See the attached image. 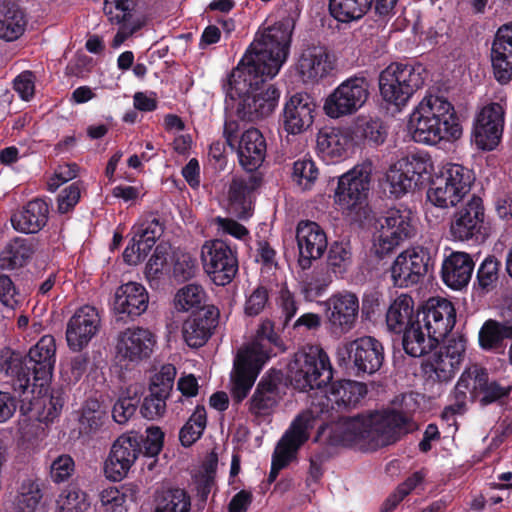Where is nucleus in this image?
<instances>
[{"label": "nucleus", "mask_w": 512, "mask_h": 512, "mask_svg": "<svg viewBox=\"0 0 512 512\" xmlns=\"http://www.w3.org/2000/svg\"><path fill=\"white\" fill-rule=\"evenodd\" d=\"M300 14L301 8L296 1L285 3L279 11V20L256 33L254 41L231 72L227 98L240 120L255 122L269 116L277 107L280 91L268 81L278 74L289 55Z\"/></svg>", "instance_id": "f257e3e1"}, {"label": "nucleus", "mask_w": 512, "mask_h": 512, "mask_svg": "<svg viewBox=\"0 0 512 512\" xmlns=\"http://www.w3.org/2000/svg\"><path fill=\"white\" fill-rule=\"evenodd\" d=\"M329 390L313 400L309 408L311 417L322 423L318 433L329 429L328 440L335 445H351L360 441L384 444L409 422L407 414L394 409L369 411L353 417H344L343 410L355 408L367 394L365 383L342 379L330 382Z\"/></svg>", "instance_id": "f03ea898"}, {"label": "nucleus", "mask_w": 512, "mask_h": 512, "mask_svg": "<svg viewBox=\"0 0 512 512\" xmlns=\"http://www.w3.org/2000/svg\"><path fill=\"white\" fill-rule=\"evenodd\" d=\"M456 323V310L451 301L431 297L416 310L414 324L401 331L402 346L411 357H421L438 347Z\"/></svg>", "instance_id": "7ed1b4c3"}, {"label": "nucleus", "mask_w": 512, "mask_h": 512, "mask_svg": "<svg viewBox=\"0 0 512 512\" xmlns=\"http://www.w3.org/2000/svg\"><path fill=\"white\" fill-rule=\"evenodd\" d=\"M284 350L283 341L274 331L273 323L263 321L255 341L240 350L234 360L231 394L235 402L240 403L248 396L266 361Z\"/></svg>", "instance_id": "20e7f679"}, {"label": "nucleus", "mask_w": 512, "mask_h": 512, "mask_svg": "<svg viewBox=\"0 0 512 512\" xmlns=\"http://www.w3.org/2000/svg\"><path fill=\"white\" fill-rule=\"evenodd\" d=\"M412 138L417 143L438 144L441 140L458 139L462 127L454 106L446 99L429 95L410 115Z\"/></svg>", "instance_id": "39448f33"}, {"label": "nucleus", "mask_w": 512, "mask_h": 512, "mask_svg": "<svg viewBox=\"0 0 512 512\" xmlns=\"http://www.w3.org/2000/svg\"><path fill=\"white\" fill-rule=\"evenodd\" d=\"M291 385L300 391L322 390L333 379L329 356L319 345H308L297 351L287 366Z\"/></svg>", "instance_id": "423d86ee"}, {"label": "nucleus", "mask_w": 512, "mask_h": 512, "mask_svg": "<svg viewBox=\"0 0 512 512\" xmlns=\"http://www.w3.org/2000/svg\"><path fill=\"white\" fill-rule=\"evenodd\" d=\"M425 68L422 64L392 62L379 75L382 99L397 109L406 106L414 93L424 84Z\"/></svg>", "instance_id": "0eeeda50"}, {"label": "nucleus", "mask_w": 512, "mask_h": 512, "mask_svg": "<svg viewBox=\"0 0 512 512\" xmlns=\"http://www.w3.org/2000/svg\"><path fill=\"white\" fill-rule=\"evenodd\" d=\"M474 181L472 170L461 164L447 163L431 179L427 199L439 208L456 206L469 193Z\"/></svg>", "instance_id": "6e6552de"}, {"label": "nucleus", "mask_w": 512, "mask_h": 512, "mask_svg": "<svg viewBox=\"0 0 512 512\" xmlns=\"http://www.w3.org/2000/svg\"><path fill=\"white\" fill-rule=\"evenodd\" d=\"M337 359L339 365L350 374L364 378L381 369L385 361L384 346L375 337H359L340 346L337 350Z\"/></svg>", "instance_id": "1a4fd4ad"}, {"label": "nucleus", "mask_w": 512, "mask_h": 512, "mask_svg": "<svg viewBox=\"0 0 512 512\" xmlns=\"http://www.w3.org/2000/svg\"><path fill=\"white\" fill-rule=\"evenodd\" d=\"M372 163L354 166L338 178L334 202L343 212H358L366 204L371 187Z\"/></svg>", "instance_id": "9d476101"}, {"label": "nucleus", "mask_w": 512, "mask_h": 512, "mask_svg": "<svg viewBox=\"0 0 512 512\" xmlns=\"http://www.w3.org/2000/svg\"><path fill=\"white\" fill-rule=\"evenodd\" d=\"M370 83L364 73L353 75L340 83L325 99L324 112L338 119L356 113L370 95Z\"/></svg>", "instance_id": "9b49d317"}, {"label": "nucleus", "mask_w": 512, "mask_h": 512, "mask_svg": "<svg viewBox=\"0 0 512 512\" xmlns=\"http://www.w3.org/2000/svg\"><path fill=\"white\" fill-rule=\"evenodd\" d=\"M203 269L217 286L230 284L239 270L236 247L222 239L205 241L201 248Z\"/></svg>", "instance_id": "f8f14e48"}, {"label": "nucleus", "mask_w": 512, "mask_h": 512, "mask_svg": "<svg viewBox=\"0 0 512 512\" xmlns=\"http://www.w3.org/2000/svg\"><path fill=\"white\" fill-rule=\"evenodd\" d=\"M378 238L374 243L375 254L383 259L403 241L415 233L412 211L408 208H390L378 219Z\"/></svg>", "instance_id": "ddd939ff"}, {"label": "nucleus", "mask_w": 512, "mask_h": 512, "mask_svg": "<svg viewBox=\"0 0 512 512\" xmlns=\"http://www.w3.org/2000/svg\"><path fill=\"white\" fill-rule=\"evenodd\" d=\"M434 266L431 251L417 246L400 253L394 260L390 272L396 287L406 288L418 284Z\"/></svg>", "instance_id": "4468645a"}, {"label": "nucleus", "mask_w": 512, "mask_h": 512, "mask_svg": "<svg viewBox=\"0 0 512 512\" xmlns=\"http://www.w3.org/2000/svg\"><path fill=\"white\" fill-rule=\"evenodd\" d=\"M486 213L483 200L473 194L453 214L450 234L455 240H483L487 230Z\"/></svg>", "instance_id": "2eb2a0df"}, {"label": "nucleus", "mask_w": 512, "mask_h": 512, "mask_svg": "<svg viewBox=\"0 0 512 512\" xmlns=\"http://www.w3.org/2000/svg\"><path fill=\"white\" fill-rule=\"evenodd\" d=\"M505 124V110L499 103L485 105L473 121L472 140L478 149L494 150L501 142Z\"/></svg>", "instance_id": "dca6fc26"}, {"label": "nucleus", "mask_w": 512, "mask_h": 512, "mask_svg": "<svg viewBox=\"0 0 512 512\" xmlns=\"http://www.w3.org/2000/svg\"><path fill=\"white\" fill-rule=\"evenodd\" d=\"M308 426V419L299 415L282 435L272 455L269 482H274L279 472L296 458L298 450L309 438Z\"/></svg>", "instance_id": "f3484780"}, {"label": "nucleus", "mask_w": 512, "mask_h": 512, "mask_svg": "<svg viewBox=\"0 0 512 512\" xmlns=\"http://www.w3.org/2000/svg\"><path fill=\"white\" fill-rule=\"evenodd\" d=\"M141 452V438L137 433L121 435L112 444L105 460V476L114 482L121 481L128 475Z\"/></svg>", "instance_id": "a211bd4d"}, {"label": "nucleus", "mask_w": 512, "mask_h": 512, "mask_svg": "<svg viewBox=\"0 0 512 512\" xmlns=\"http://www.w3.org/2000/svg\"><path fill=\"white\" fill-rule=\"evenodd\" d=\"M295 237L298 248V266L303 271L308 270L312 267L313 262L320 259L327 250V235L317 222L300 220L296 226Z\"/></svg>", "instance_id": "6ab92c4d"}, {"label": "nucleus", "mask_w": 512, "mask_h": 512, "mask_svg": "<svg viewBox=\"0 0 512 512\" xmlns=\"http://www.w3.org/2000/svg\"><path fill=\"white\" fill-rule=\"evenodd\" d=\"M326 318L333 334L349 332L355 325L359 312V299L356 294L343 291L332 294L326 301Z\"/></svg>", "instance_id": "aec40b11"}, {"label": "nucleus", "mask_w": 512, "mask_h": 512, "mask_svg": "<svg viewBox=\"0 0 512 512\" xmlns=\"http://www.w3.org/2000/svg\"><path fill=\"white\" fill-rule=\"evenodd\" d=\"M25 356L33 386L43 388L52 379L56 362V343L52 335H44L29 349Z\"/></svg>", "instance_id": "412c9836"}, {"label": "nucleus", "mask_w": 512, "mask_h": 512, "mask_svg": "<svg viewBox=\"0 0 512 512\" xmlns=\"http://www.w3.org/2000/svg\"><path fill=\"white\" fill-rule=\"evenodd\" d=\"M101 319L98 310L90 305L78 308L69 319L66 340L73 351H81L98 333Z\"/></svg>", "instance_id": "4be33fe9"}, {"label": "nucleus", "mask_w": 512, "mask_h": 512, "mask_svg": "<svg viewBox=\"0 0 512 512\" xmlns=\"http://www.w3.org/2000/svg\"><path fill=\"white\" fill-rule=\"evenodd\" d=\"M264 174L262 172H246L233 177L228 191L232 210L240 219L251 216L252 206L257 190L262 186Z\"/></svg>", "instance_id": "5701e85b"}, {"label": "nucleus", "mask_w": 512, "mask_h": 512, "mask_svg": "<svg viewBox=\"0 0 512 512\" xmlns=\"http://www.w3.org/2000/svg\"><path fill=\"white\" fill-rule=\"evenodd\" d=\"M148 304L146 288L142 284L128 282L116 289L113 311L118 321H133L147 310Z\"/></svg>", "instance_id": "b1692460"}, {"label": "nucleus", "mask_w": 512, "mask_h": 512, "mask_svg": "<svg viewBox=\"0 0 512 512\" xmlns=\"http://www.w3.org/2000/svg\"><path fill=\"white\" fill-rule=\"evenodd\" d=\"M316 103L308 93H296L285 103L282 125L288 134L296 135L309 129L315 118Z\"/></svg>", "instance_id": "393cba45"}, {"label": "nucleus", "mask_w": 512, "mask_h": 512, "mask_svg": "<svg viewBox=\"0 0 512 512\" xmlns=\"http://www.w3.org/2000/svg\"><path fill=\"white\" fill-rule=\"evenodd\" d=\"M219 310L213 306H203L195 310L183 323L182 333L186 344L199 348L207 343L218 325Z\"/></svg>", "instance_id": "a878e982"}, {"label": "nucleus", "mask_w": 512, "mask_h": 512, "mask_svg": "<svg viewBox=\"0 0 512 512\" xmlns=\"http://www.w3.org/2000/svg\"><path fill=\"white\" fill-rule=\"evenodd\" d=\"M156 336L148 329L128 328L118 336L117 354L123 360L139 362L151 356Z\"/></svg>", "instance_id": "bb28decb"}, {"label": "nucleus", "mask_w": 512, "mask_h": 512, "mask_svg": "<svg viewBox=\"0 0 512 512\" xmlns=\"http://www.w3.org/2000/svg\"><path fill=\"white\" fill-rule=\"evenodd\" d=\"M29 367L21 352L8 347L0 351V381L10 385L15 392L25 393L33 386Z\"/></svg>", "instance_id": "cd10ccee"}, {"label": "nucleus", "mask_w": 512, "mask_h": 512, "mask_svg": "<svg viewBox=\"0 0 512 512\" xmlns=\"http://www.w3.org/2000/svg\"><path fill=\"white\" fill-rule=\"evenodd\" d=\"M491 63L499 83L507 84L512 80V22L497 29L491 47Z\"/></svg>", "instance_id": "c85d7f7f"}, {"label": "nucleus", "mask_w": 512, "mask_h": 512, "mask_svg": "<svg viewBox=\"0 0 512 512\" xmlns=\"http://www.w3.org/2000/svg\"><path fill=\"white\" fill-rule=\"evenodd\" d=\"M283 380L281 371L271 370L261 378L250 398L249 412L256 417L269 415L279 400V387Z\"/></svg>", "instance_id": "c756f323"}, {"label": "nucleus", "mask_w": 512, "mask_h": 512, "mask_svg": "<svg viewBox=\"0 0 512 512\" xmlns=\"http://www.w3.org/2000/svg\"><path fill=\"white\" fill-rule=\"evenodd\" d=\"M267 151L264 136L257 128L246 130L240 137L237 147L239 164L245 172H261Z\"/></svg>", "instance_id": "7c9ffc66"}, {"label": "nucleus", "mask_w": 512, "mask_h": 512, "mask_svg": "<svg viewBox=\"0 0 512 512\" xmlns=\"http://www.w3.org/2000/svg\"><path fill=\"white\" fill-rule=\"evenodd\" d=\"M137 0H105L104 12L112 24L119 29L112 40V47L117 48L140 29L139 24L131 23L132 11Z\"/></svg>", "instance_id": "2f4dec72"}, {"label": "nucleus", "mask_w": 512, "mask_h": 512, "mask_svg": "<svg viewBox=\"0 0 512 512\" xmlns=\"http://www.w3.org/2000/svg\"><path fill=\"white\" fill-rule=\"evenodd\" d=\"M317 150L328 162H338L348 155L352 137L348 131L339 127H323L317 134Z\"/></svg>", "instance_id": "473e14b6"}, {"label": "nucleus", "mask_w": 512, "mask_h": 512, "mask_svg": "<svg viewBox=\"0 0 512 512\" xmlns=\"http://www.w3.org/2000/svg\"><path fill=\"white\" fill-rule=\"evenodd\" d=\"M49 204L40 198L33 199L11 216L12 227L24 234H35L48 222Z\"/></svg>", "instance_id": "72a5a7b5"}, {"label": "nucleus", "mask_w": 512, "mask_h": 512, "mask_svg": "<svg viewBox=\"0 0 512 512\" xmlns=\"http://www.w3.org/2000/svg\"><path fill=\"white\" fill-rule=\"evenodd\" d=\"M474 270L471 256L465 252H453L442 264L441 276L443 282L454 290L468 285Z\"/></svg>", "instance_id": "f704fd0d"}, {"label": "nucleus", "mask_w": 512, "mask_h": 512, "mask_svg": "<svg viewBox=\"0 0 512 512\" xmlns=\"http://www.w3.org/2000/svg\"><path fill=\"white\" fill-rule=\"evenodd\" d=\"M298 69L302 77L310 81L326 77L332 70L326 49L313 46L304 50L298 61Z\"/></svg>", "instance_id": "c9c22d12"}, {"label": "nucleus", "mask_w": 512, "mask_h": 512, "mask_svg": "<svg viewBox=\"0 0 512 512\" xmlns=\"http://www.w3.org/2000/svg\"><path fill=\"white\" fill-rule=\"evenodd\" d=\"M473 391L476 395L482 394L480 403L483 406H487L496 401L504 398H508L511 393V386L503 387L497 381H490L489 374L486 368L473 365Z\"/></svg>", "instance_id": "e433bc0d"}, {"label": "nucleus", "mask_w": 512, "mask_h": 512, "mask_svg": "<svg viewBox=\"0 0 512 512\" xmlns=\"http://www.w3.org/2000/svg\"><path fill=\"white\" fill-rule=\"evenodd\" d=\"M416 320L414 300L407 294L398 296L386 311V324L389 331L400 334Z\"/></svg>", "instance_id": "4c0bfd02"}, {"label": "nucleus", "mask_w": 512, "mask_h": 512, "mask_svg": "<svg viewBox=\"0 0 512 512\" xmlns=\"http://www.w3.org/2000/svg\"><path fill=\"white\" fill-rule=\"evenodd\" d=\"M24 12L18 3L4 1L0 5V37L6 41L18 39L25 31Z\"/></svg>", "instance_id": "58836bf2"}, {"label": "nucleus", "mask_w": 512, "mask_h": 512, "mask_svg": "<svg viewBox=\"0 0 512 512\" xmlns=\"http://www.w3.org/2000/svg\"><path fill=\"white\" fill-rule=\"evenodd\" d=\"M473 391V374L472 367L467 368L458 379L453 392L451 393V403L447 405L442 411V418L449 420L454 415H462L467 410V392L470 393L473 399L476 398V393Z\"/></svg>", "instance_id": "ea45409f"}, {"label": "nucleus", "mask_w": 512, "mask_h": 512, "mask_svg": "<svg viewBox=\"0 0 512 512\" xmlns=\"http://www.w3.org/2000/svg\"><path fill=\"white\" fill-rule=\"evenodd\" d=\"M459 366L460 364L456 360L444 355L443 351H435L422 363V369L427 379L439 383L450 381Z\"/></svg>", "instance_id": "a19ab883"}, {"label": "nucleus", "mask_w": 512, "mask_h": 512, "mask_svg": "<svg viewBox=\"0 0 512 512\" xmlns=\"http://www.w3.org/2000/svg\"><path fill=\"white\" fill-rule=\"evenodd\" d=\"M374 0H329L330 15L341 23L362 19L372 8Z\"/></svg>", "instance_id": "79ce46f5"}, {"label": "nucleus", "mask_w": 512, "mask_h": 512, "mask_svg": "<svg viewBox=\"0 0 512 512\" xmlns=\"http://www.w3.org/2000/svg\"><path fill=\"white\" fill-rule=\"evenodd\" d=\"M33 253L34 245L31 240L16 237L0 252V266L7 270L22 267Z\"/></svg>", "instance_id": "37998d69"}, {"label": "nucleus", "mask_w": 512, "mask_h": 512, "mask_svg": "<svg viewBox=\"0 0 512 512\" xmlns=\"http://www.w3.org/2000/svg\"><path fill=\"white\" fill-rule=\"evenodd\" d=\"M505 339H512V335H509L506 328L495 319L486 320L478 333V343L484 351L503 352Z\"/></svg>", "instance_id": "c03bdc74"}, {"label": "nucleus", "mask_w": 512, "mask_h": 512, "mask_svg": "<svg viewBox=\"0 0 512 512\" xmlns=\"http://www.w3.org/2000/svg\"><path fill=\"white\" fill-rule=\"evenodd\" d=\"M64 405V393L60 389H52L50 395L30 402L29 410L42 423L53 422L60 414Z\"/></svg>", "instance_id": "a18cd8bd"}, {"label": "nucleus", "mask_w": 512, "mask_h": 512, "mask_svg": "<svg viewBox=\"0 0 512 512\" xmlns=\"http://www.w3.org/2000/svg\"><path fill=\"white\" fill-rule=\"evenodd\" d=\"M353 135L363 144L378 146L384 143L387 130L379 118L361 117L355 123Z\"/></svg>", "instance_id": "49530a36"}, {"label": "nucleus", "mask_w": 512, "mask_h": 512, "mask_svg": "<svg viewBox=\"0 0 512 512\" xmlns=\"http://www.w3.org/2000/svg\"><path fill=\"white\" fill-rule=\"evenodd\" d=\"M407 175L416 182L417 186L422 185L425 179L430 178L433 164L427 153H413L397 161Z\"/></svg>", "instance_id": "de8ad7c7"}, {"label": "nucleus", "mask_w": 512, "mask_h": 512, "mask_svg": "<svg viewBox=\"0 0 512 512\" xmlns=\"http://www.w3.org/2000/svg\"><path fill=\"white\" fill-rule=\"evenodd\" d=\"M352 264L350 241H334L327 248V267L335 276H343Z\"/></svg>", "instance_id": "09e8293b"}, {"label": "nucleus", "mask_w": 512, "mask_h": 512, "mask_svg": "<svg viewBox=\"0 0 512 512\" xmlns=\"http://www.w3.org/2000/svg\"><path fill=\"white\" fill-rule=\"evenodd\" d=\"M106 412L97 399H88L82 407L79 418L80 434L91 436L95 434L104 424Z\"/></svg>", "instance_id": "8fccbe9b"}, {"label": "nucleus", "mask_w": 512, "mask_h": 512, "mask_svg": "<svg viewBox=\"0 0 512 512\" xmlns=\"http://www.w3.org/2000/svg\"><path fill=\"white\" fill-rule=\"evenodd\" d=\"M416 187H418L416 182L401 167H398L397 162L387 171L385 192L390 198L400 199Z\"/></svg>", "instance_id": "3c124183"}, {"label": "nucleus", "mask_w": 512, "mask_h": 512, "mask_svg": "<svg viewBox=\"0 0 512 512\" xmlns=\"http://www.w3.org/2000/svg\"><path fill=\"white\" fill-rule=\"evenodd\" d=\"M207 425V414L203 405H197L179 432V440L184 447L192 446L201 438Z\"/></svg>", "instance_id": "603ef678"}, {"label": "nucleus", "mask_w": 512, "mask_h": 512, "mask_svg": "<svg viewBox=\"0 0 512 512\" xmlns=\"http://www.w3.org/2000/svg\"><path fill=\"white\" fill-rule=\"evenodd\" d=\"M191 497L185 489L172 488L157 500L153 512H190Z\"/></svg>", "instance_id": "864d4df0"}, {"label": "nucleus", "mask_w": 512, "mask_h": 512, "mask_svg": "<svg viewBox=\"0 0 512 512\" xmlns=\"http://www.w3.org/2000/svg\"><path fill=\"white\" fill-rule=\"evenodd\" d=\"M331 283L332 278L328 273H313L299 283V290L306 301L312 302L323 296Z\"/></svg>", "instance_id": "5fc2aeb1"}, {"label": "nucleus", "mask_w": 512, "mask_h": 512, "mask_svg": "<svg viewBox=\"0 0 512 512\" xmlns=\"http://www.w3.org/2000/svg\"><path fill=\"white\" fill-rule=\"evenodd\" d=\"M89 508L88 495L79 487L70 485L63 491L59 500L60 512H87Z\"/></svg>", "instance_id": "6e6d98bb"}, {"label": "nucleus", "mask_w": 512, "mask_h": 512, "mask_svg": "<svg viewBox=\"0 0 512 512\" xmlns=\"http://www.w3.org/2000/svg\"><path fill=\"white\" fill-rule=\"evenodd\" d=\"M176 374L177 371L174 365H163L151 378L149 392H154L169 399L173 390Z\"/></svg>", "instance_id": "4d7b16f0"}, {"label": "nucleus", "mask_w": 512, "mask_h": 512, "mask_svg": "<svg viewBox=\"0 0 512 512\" xmlns=\"http://www.w3.org/2000/svg\"><path fill=\"white\" fill-rule=\"evenodd\" d=\"M41 498L42 493L39 485L32 479L24 480L19 488L17 496V507L19 512H34Z\"/></svg>", "instance_id": "13d9d810"}, {"label": "nucleus", "mask_w": 512, "mask_h": 512, "mask_svg": "<svg viewBox=\"0 0 512 512\" xmlns=\"http://www.w3.org/2000/svg\"><path fill=\"white\" fill-rule=\"evenodd\" d=\"M205 291L200 285L188 284L181 288L175 296V305L178 310L188 311L202 308Z\"/></svg>", "instance_id": "bf43d9fd"}, {"label": "nucleus", "mask_w": 512, "mask_h": 512, "mask_svg": "<svg viewBox=\"0 0 512 512\" xmlns=\"http://www.w3.org/2000/svg\"><path fill=\"white\" fill-rule=\"evenodd\" d=\"M319 175L315 162L310 158L298 159L293 164L292 179L304 190L310 189Z\"/></svg>", "instance_id": "052dcab7"}, {"label": "nucleus", "mask_w": 512, "mask_h": 512, "mask_svg": "<svg viewBox=\"0 0 512 512\" xmlns=\"http://www.w3.org/2000/svg\"><path fill=\"white\" fill-rule=\"evenodd\" d=\"M499 267L500 262L494 256L485 258L477 270L474 285H477L483 292L489 291L498 280Z\"/></svg>", "instance_id": "680f3d73"}, {"label": "nucleus", "mask_w": 512, "mask_h": 512, "mask_svg": "<svg viewBox=\"0 0 512 512\" xmlns=\"http://www.w3.org/2000/svg\"><path fill=\"white\" fill-rule=\"evenodd\" d=\"M387 303L384 295L378 290L372 289L364 293L362 298V315L366 320L380 316L386 310Z\"/></svg>", "instance_id": "e2e57ef3"}, {"label": "nucleus", "mask_w": 512, "mask_h": 512, "mask_svg": "<svg viewBox=\"0 0 512 512\" xmlns=\"http://www.w3.org/2000/svg\"><path fill=\"white\" fill-rule=\"evenodd\" d=\"M138 436L141 438V449L144 456L154 458L158 456L163 448L164 433L159 427L151 426L146 429V436Z\"/></svg>", "instance_id": "0e129e2a"}, {"label": "nucleus", "mask_w": 512, "mask_h": 512, "mask_svg": "<svg viewBox=\"0 0 512 512\" xmlns=\"http://www.w3.org/2000/svg\"><path fill=\"white\" fill-rule=\"evenodd\" d=\"M99 499L106 512H128L127 495L116 487L102 490Z\"/></svg>", "instance_id": "69168bd1"}, {"label": "nucleus", "mask_w": 512, "mask_h": 512, "mask_svg": "<svg viewBox=\"0 0 512 512\" xmlns=\"http://www.w3.org/2000/svg\"><path fill=\"white\" fill-rule=\"evenodd\" d=\"M164 398L154 392L147 395L140 406L141 415L148 420H155L164 415L166 411V401Z\"/></svg>", "instance_id": "338daca9"}, {"label": "nucleus", "mask_w": 512, "mask_h": 512, "mask_svg": "<svg viewBox=\"0 0 512 512\" xmlns=\"http://www.w3.org/2000/svg\"><path fill=\"white\" fill-rule=\"evenodd\" d=\"M198 270L197 260L188 253L176 257L173 265V276L177 281H187L196 275Z\"/></svg>", "instance_id": "774afa93"}]
</instances>
